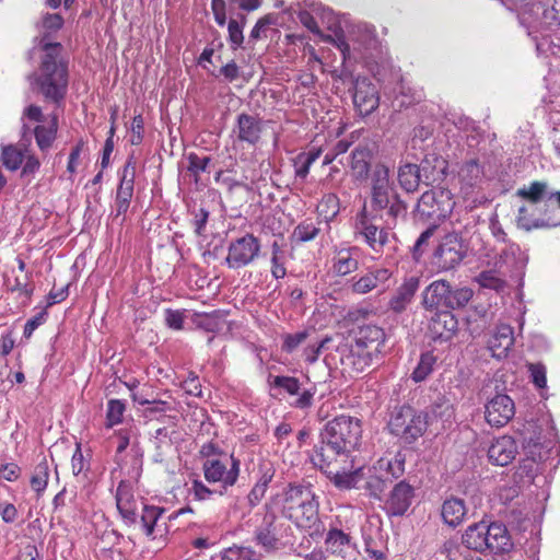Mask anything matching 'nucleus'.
I'll return each mask as SVG.
<instances>
[{
	"label": "nucleus",
	"instance_id": "obj_1",
	"mask_svg": "<svg viewBox=\"0 0 560 560\" xmlns=\"http://www.w3.org/2000/svg\"><path fill=\"white\" fill-rule=\"evenodd\" d=\"M362 422L359 418L340 415L327 421L320 429L318 442L314 445L311 458H352L361 444Z\"/></svg>",
	"mask_w": 560,
	"mask_h": 560
},
{
	"label": "nucleus",
	"instance_id": "obj_2",
	"mask_svg": "<svg viewBox=\"0 0 560 560\" xmlns=\"http://www.w3.org/2000/svg\"><path fill=\"white\" fill-rule=\"evenodd\" d=\"M276 512L302 529L315 528L320 525L318 502L315 500L310 485L289 483L281 492L272 495L267 502Z\"/></svg>",
	"mask_w": 560,
	"mask_h": 560
},
{
	"label": "nucleus",
	"instance_id": "obj_3",
	"mask_svg": "<svg viewBox=\"0 0 560 560\" xmlns=\"http://www.w3.org/2000/svg\"><path fill=\"white\" fill-rule=\"evenodd\" d=\"M61 44H44L39 73L30 75L46 100L61 102L68 90V66L61 58Z\"/></svg>",
	"mask_w": 560,
	"mask_h": 560
},
{
	"label": "nucleus",
	"instance_id": "obj_4",
	"mask_svg": "<svg viewBox=\"0 0 560 560\" xmlns=\"http://www.w3.org/2000/svg\"><path fill=\"white\" fill-rule=\"evenodd\" d=\"M462 544L469 550L491 553L508 552L513 547L504 524L485 521L469 525L462 536Z\"/></svg>",
	"mask_w": 560,
	"mask_h": 560
},
{
	"label": "nucleus",
	"instance_id": "obj_5",
	"mask_svg": "<svg viewBox=\"0 0 560 560\" xmlns=\"http://www.w3.org/2000/svg\"><path fill=\"white\" fill-rule=\"evenodd\" d=\"M385 337L384 329L377 325L359 326L354 332V345L345 363L353 365L357 371H363L381 353Z\"/></svg>",
	"mask_w": 560,
	"mask_h": 560
},
{
	"label": "nucleus",
	"instance_id": "obj_6",
	"mask_svg": "<svg viewBox=\"0 0 560 560\" xmlns=\"http://www.w3.org/2000/svg\"><path fill=\"white\" fill-rule=\"evenodd\" d=\"M264 511L261 522L254 530V541L266 552L284 548L292 537L291 526L280 521L269 504H264Z\"/></svg>",
	"mask_w": 560,
	"mask_h": 560
},
{
	"label": "nucleus",
	"instance_id": "obj_7",
	"mask_svg": "<svg viewBox=\"0 0 560 560\" xmlns=\"http://www.w3.org/2000/svg\"><path fill=\"white\" fill-rule=\"evenodd\" d=\"M474 292L468 287H452L446 280H435L422 293V304L427 310L445 307L462 308L471 300Z\"/></svg>",
	"mask_w": 560,
	"mask_h": 560
},
{
	"label": "nucleus",
	"instance_id": "obj_8",
	"mask_svg": "<svg viewBox=\"0 0 560 560\" xmlns=\"http://www.w3.org/2000/svg\"><path fill=\"white\" fill-rule=\"evenodd\" d=\"M430 422L428 412L402 406L392 416L388 428L390 433L400 438L404 443L412 444L424 434Z\"/></svg>",
	"mask_w": 560,
	"mask_h": 560
},
{
	"label": "nucleus",
	"instance_id": "obj_9",
	"mask_svg": "<svg viewBox=\"0 0 560 560\" xmlns=\"http://www.w3.org/2000/svg\"><path fill=\"white\" fill-rule=\"evenodd\" d=\"M332 44L341 52L345 63L350 60L359 61L373 57V51L378 47V39L372 30L359 27L350 42H347L342 35L336 34Z\"/></svg>",
	"mask_w": 560,
	"mask_h": 560
},
{
	"label": "nucleus",
	"instance_id": "obj_10",
	"mask_svg": "<svg viewBox=\"0 0 560 560\" xmlns=\"http://www.w3.org/2000/svg\"><path fill=\"white\" fill-rule=\"evenodd\" d=\"M311 462L340 490L355 488L362 476L361 468L349 469L352 458H336V462L325 460L324 458H311Z\"/></svg>",
	"mask_w": 560,
	"mask_h": 560
},
{
	"label": "nucleus",
	"instance_id": "obj_11",
	"mask_svg": "<svg viewBox=\"0 0 560 560\" xmlns=\"http://www.w3.org/2000/svg\"><path fill=\"white\" fill-rule=\"evenodd\" d=\"M467 253L468 245L447 233L433 250L432 265L440 271L453 270L463 262Z\"/></svg>",
	"mask_w": 560,
	"mask_h": 560
},
{
	"label": "nucleus",
	"instance_id": "obj_12",
	"mask_svg": "<svg viewBox=\"0 0 560 560\" xmlns=\"http://www.w3.org/2000/svg\"><path fill=\"white\" fill-rule=\"evenodd\" d=\"M375 217L371 215L366 206L355 217L354 235L365 243L376 254H382L389 243V232L386 228L375 224Z\"/></svg>",
	"mask_w": 560,
	"mask_h": 560
},
{
	"label": "nucleus",
	"instance_id": "obj_13",
	"mask_svg": "<svg viewBox=\"0 0 560 560\" xmlns=\"http://www.w3.org/2000/svg\"><path fill=\"white\" fill-rule=\"evenodd\" d=\"M454 205L451 190L438 187L421 195L417 210L423 217L440 221L452 213Z\"/></svg>",
	"mask_w": 560,
	"mask_h": 560
},
{
	"label": "nucleus",
	"instance_id": "obj_14",
	"mask_svg": "<svg viewBox=\"0 0 560 560\" xmlns=\"http://www.w3.org/2000/svg\"><path fill=\"white\" fill-rule=\"evenodd\" d=\"M261 244L252 233L230 242L225 264L230 269H240L253 264L259 256Z\"/></svg>",
	"mask_w": 560,
	"mask_h": 560
},
{
	"label": "nucleus",
	"instance_id": "obj_15",
	"mask_svg": "<svg viewBox=\"0 0 560 560\" xmlns=\"http://www.w3.org/2000/svg\"><path fill=\"white\" fill-rule=\"evenodd\" d=\"M230 459L229 469L220 459H206L202 464L205 479L210 483L220 482L224 491L234 486L240 476L241 460L233 454Z\"/></svg>",
	"mask_w": 560,
	"mask_h": 560
},
{
	"label": "nucleus",
	"instance_id": "obj_16",
	"mask_svg": "<svg viewBox=\"0 0 560 560\" xmlns=\"http://www.w3.org/2000/svg\"><path fill=\"white\" fill-rule=\"evenodd\" d=\"M429 159H424L420 165L406 163L398 168V182L400 187L407 192H413L418 189L420 183L432 185L440 182L441 176L433 172L428 174Z\"/></svg>",
	"mask_w": 560,
	"mask_h": 560
},
{
	"label": "nucleus",
	"instance_id": "obj_17",
	"mask_svg": "<svg viewBox=\"0 0 560 560\" xmlns=\"http://www.w3.org/2000/svg\"><path fill=\"white\" fill-rule=\"evenodd\" d=\"M392 197L389 170L384 164H376L371 174V206L374 210H385Z\"/></svg>",
	"mask_w": 560,
	"mask_h": 560
},
{
	"label": "nucleus",
	"instance_id": "obj_18",
	"mask_svg": "<svg viewBox=\"0 0 560 560\" xmlns=\"http://www.w3.org/2000/svg\"><path fill=\"white\" fill-rule=\"evenodd\" d=\"M415 499V488L406 480L397 482L384 499L383 510L393 516H402L409 510Z\"/></svg>",
	"mask_w": 560,
	"mask_h": 560
},
{
	"label": "nucleus",
	"instance_id": "obj_19",
	"mask_svg": "<svg viewBox=\"0 0 560 560\" xmlns=\"http://www.w3.org/2000/svg\"><path fill=\"white\" fill-rule=\"evenodd\" d=\"M353 104L360 115L372 114L380 105V94L376 85L369 78L358 77L353 84Z\"/></svg>",
	"mask_w": 560,
	"mask_h": 560
},
{
	"label": "nucleus",
	"instance_id": "obj_20",
	"mask_svg": "<svg viewBox=\"0 0 560 560\" xmlns=\"http://www.w3.org/2000/svg\"><path fill=\"white\" fill-rule=\"evenodd\" d=\"M115 500L118 513L124 524L128 527L137 525L139 518V509L132 487L128 481L121 480L118 483Z\"/></svg>",
	"mask_w": 560,
	"mask_h": 560
},
{
	"label": "nucleus",
	"instance_id": "obj_21",
	"mask_svg": "<svg viewBox=\"0 0 560 560\" xmlns=\"http://www.w3.org/2000/svg\"><path fill=\"white\" fill-rule=\"evenodd\" d=\"M326 551L339 560H355L357 545L350 534L330 528L325 538Z\"/></svg>",
	"mask_w": 560,
	"mask_h": 560
},
{
	"label": "nucleus",
	"instance_id": "obj_22",
	"mask_svg": "<svg viewBox=\"0 0 560 560\" xmlns=\"http://www.w3.org/2000/svg\"><path fill=\"white\" fill-rule=\"evenodd\" d=\"M514 413V401L508 395L499 394L486 405V420L491 427L505 425Z\"/></svg>",
	"mask_w": 560,
	"mask_h": 560
},
{
	"label": "nucleus",
	"instance_id": "obj_23",
	"mask_svg": "<svg viewBox=\"0 0 560 560\" xmlns=\"http://www.w3.org/2000/svg\"><path fill=\"white\" fill-rule=\"evenodd\" d=\"M516 195L534 205L545 202V213H548L553 206L560 208V191L548 190L546 182H533L527 187L520 188Z\"/></svg>",
	"mask_w": 560,
	"mask_h": 560
},
{
	"label": "nucleus",
	"instance_id": "obj_24",
	"mask_svg": "<svg viewBox=\"0 0 560 560\" xmlns=\"http://www.w3.org/2000/svg\"><path fill=\"white\" fill-rule=\"evenodd\" d=\"M135 174V162L132 159H129L122 168L119 186L116 194V215L125 214L130 206V201L133 195Z\"/></svg>",
	"mask_w": 560,
	"mask_h": 560
},
{
	"label": "nucleus",
	"instance_id": "obj_25",
	"mask_svg": "<svg viewBox=\"0 0 560 560\" xmlns=\"http://www.w3.org/2000/svg\"><path fill=\"white\" fill-rule=\"evenodd\" d=\"M392 277L387 268H371L359 278H352L350 290L352 293L363 295L386 283Z\"/></svg>",
	"mask_w": 560,
	"mask_h": 560
},
{
	"label": "nucleus",
	"instance_id": "obj_26",
	"mask_svg": "<svg viewBox=\"0 0 560 560\" xmlns=\"http://www.w3.org/2000/svg\"><path fill=\"white\" fill-rule=\"evenodd\" d=\"M261 131L262 125L258 117L245 113L237 116L233 132L241 142L256 145L260 140Z\"/></svg>",
	"mask_w": 560,
	"mask_h": 560
},
{
	"label": "nucleus",
	"instance_id": "obj_27",
	"mask_svg": "<svg viewBox=\"0 0 560 560\" xmlns=\"http://www.w3.org/2000/svg\"><path fill=\"white\" fill-rule=\"evenodd\" d=\"M517 454V445L512 436L503 435L495 439L488 450L489 460L498 466H506Z\"/></svg>",
	"mask_w": 560,
	"mask_h": 560
},
{
	"label": "nucleus",
	"instance_id": "obj_28",
	"mask_svg": "<svg viewBox=\"0 0 560 560\" xmlns=\"http://www.w3.org/2000/svg\"><path fill=\"white\" fill-rule=\"evenodd\" d=\"M514 343L513 328L510 325L501 324L497 326L494 332L488 340V349L493 358L502 359Z\"/></svg>",
	"mask_w": 560,
	"mask_h": 560
},
{
	"label": "nucleus",
	"instance_id": "obj_29",
	"mask_svg": "<svg viewBox=\"0 0 560 560\" xmlns=\"http://www.w3.org/2000/svg\"><path fill=\"white\" fill-rule=\"evenodd\" d=\"M419 279L410 277L406 279L395 291L394 295L388 302L389 308L394 313H402L411 304L416 292L419 289Z\"/></svg>",
	"mask_w": 560,
	"mask_h": 560
},
{
	"label": "nucleus",
	"instance_id": "obj_30",
	"mask_svg": "<svg viewBox=\"0 0 560 560\" xmlns=\"http://www.w3.org/2000/svg\"><path fill=\"white\" fill-rule=\"evenodd\" d=\"M483 177V164L477 158L466 160L458 171L462 189L467 194L475 187H478L482 183Z\"/></svg>",
	"mask_w": 560,
	"mask_h": 560
},
{
	"label": "nucleus",
	"instance_id": "obj_31",
	"mask_svg": "<svg viewBox=\"0 0 560 560\" xmlns=\"http://www.w3.org/2000/svg\"><path fill=\"white\" fill-rule=\"evenodd\" d=\"M532 23L560 25V0H537L530 9Z\"/></svg>",
	"mask_w": 560,
	"mask_h": 560
},
{
	"label": "nucleus",
	"instance_id": "obj_32",
	"mask_svg": "<svg viewBox=\"0 0 560 560\" xmlns=\"http://www.w3.org/2000/svg\"><path fill=\"white\" fill-rule=\"evenodd\" d=\"M360 249L355 246L341 248L332 257V271L338 276H347L359 268Z\"/></svg>",
	"mask_w": 560,
	"mask_h": 560
},
{
	"label": "nucleus",
	"instance_id": "obj_33",
	"mask_svg": "<svg viewBox=\"0 0 560 560\" xmlns=\"http://www.w3.org/2000/svg\"><path fill=\"white\" fill-rule=\"evenodd\" d=\"M553 208L555 206L549 210L548 213H545V210H542L544 215L547 218H534L528 213V209L525 206H522L518 209V214L516 217L517 226L527 232L537 229H550L559 226L560 222L553 220L550 215ZM544 209H546L545 206Z\"/></svg>",
	"mask_w": 560,
	"mask_h": 560
},
{
	"label": "nucleus",
	"instance_id": "obj_34",
	"mask_svg": "<svg viewBox=\"0 0 560 560\" xmlns=\"http://www.w3.org/2000/svg\"><path fill=\"white\" fill-rule=\"evenodd\" d=\"M467 514L465 501L459 498L451 497L446 499L441 508V516L444 524L455 528L460 525Z\"/></svg>",
	"mask_w": 560,
	"mask_h": 560
},
{
	"label": "nucleus",
	"instance_id": "obj_35",
	"mask_svg": "<svg viewBox=\"0 0 560 560\" xmlns=\"http://www.w3.org/2000/svg\"><path fill=\"white\" fill-rule=\"evenodd\" d=\"M165 511L166 510L162 506L142 503L141 514L138 518V523L140 524L141 530L147 537L151 539L156 537L155 528L159 526V520L162 517Z\"/></svg>",
	"mask_w": 560,
	"mask_h": 560
},
{
	"label": "nucleus",
	"instance_id": "obj_36",
	"mask_svg": "<svg viewBox=\"0 0 560 560\" xmlns=\"http://www.w3.org/2000/svg\"><path fill=\"white\" fill-rule=\"evenodd\" d=\"M282 398L294 408L305 409L310 408L313 404V398L316 393L315 387H282Z\"/></svg>",
	"mask_w": 560,
	"mask_h": 560
},
{
	"label": "nucleus",
	"instance_id": "obj_37",
	"mask_svg": "<svg viewBox=\"0 0 560 560\" xmlns=\"http://www.w3.org/2000/svg\"><path fill=\"white\" fill-rule=\"evenodd\" d=\"M452 232L450 235H455L459 241L468 245L469 237L476 233L478 220L477 218L465 211L460 217L451 221Z\"/></svg>",
	"mask_w": 560,
	"mask_h": 560
},
{
	"label": "nucleus",
	"instance_id": "obj_38",
	"mask_svg": "<svg viewBox=\"0 0 560 560\" xmlns=\"http://www.w3.org/2000/svg\"><path fill=\"white\" fill-rule=\"evenodd\" d=\"M457 328V318L451 312H441L432 319V329L440 338L450 339Z\"/></svg>",
	"mask_w": 560,
	"mask_h": 560
},
{
	"label": "nucleus",
	"instance_id": "obj_39",
	"mask_svg": "<svg viewBox=\"0 0 560 560\" xmlns=\"http://www.w3.org/2000/svg\"><path fill=\"white\" fill-rule=\"evenodd\" d=\"M371 151L366 147H358L351 152V170L357 179L368 177Z\"/></svg>",
	"mask_w": 560,
	"mask_h": 560
},
{
	"label": "nucleus",
	"instance_id": "obj_40",
	"mask_svg": "<svg viewBox=\"0 0 560 560\" xmlns=\"http://www.w3.org/2000/svg\"><path fill=\"white\" fill-rule=\"evenodd\" d=\"M57 129H58V122L57 117L54 116L51 118V121L48 126L38 125L35 130V140L38 145V148L42 151H47L54 143L56 136H57Z\"/></svg>",
	"mask_w": 560,
	"mask_h": 560
},
{
	"label": "nucleus",
	"instance_id": "obj_41",
	"mask_svg": "<svg viewBox=\"0 0 560 560\" xmlns=\"http://www.w3.org/2000/svg\"><path fill=\"white\" fill-rule=\"evenodd\" d=\"M390 483L392 479L377 474H372L366 478L364 489L369 493L370 498L377 501H384V493Z\"/></svg>",
	"mask_w": 560,
	"mask_h": 560
},
{
	"label": "nucleus",
	"instance_id": "obj_42",
	"mask_svg": "<svg viewBox=\"0 0 560 560\" xmlns=\"http://www.w3.org/2000/svg\"><path fill=\"white\" fill-rule=\"evenodd\" d=\"M63 25V19L58 13H46L43 15L42 20L36 24L37 28L40 33H43V37L39 40L40 47H44V44H50L46 42V38L60 30Z\"/></svg>",
	"mask_w": 560,
	"mask_h": 560
},
{
	"label": "nucleus",
	"instance_id": "obj_43",
	"mask_svg": "<svg viewBox=\"0 0 560 560\" xmlns=\"http://www.w3.org/2000/svg\"><path fill=\"white\" fill-rule=\"evenodd\" d=\"M49 479V466L45 457L35 466L31 477V487L40 497L45 491Z\"/></svg>",
	"mask_w": 560,
	"mask_h": 560
},
{
	"label": "nucleus",
	"instance_id": "obj_44",
	"mask_svg": "<svg viewBox=\"0 0 560 560\" xmlns=\"http://www.w3.org/2000/svg\"><path fill=\"white\" fill-rule=\"evenodd\" d=\"M536 49L539 55L560 58V31L552 35L542 36L538 39L536 42Z\"/></svg>",
	"mask_w": 560,
	"mask_h": 560
},
{
	"label": "nucleus",
	"instance_id": "obj_45",
	"mask_svg": "<svg viewBox=\"0 0 560 560\" xmlns=\"http://www.w3.org/2000/svg\"><path fill=\"white\" fill-rule=\"evenodd\" d=\"M24 154L15 145H2L1 161L10 171H16L23 163Z\"/></svg>",
	"mask_w": 560,
	"mask_h": 560
},
{
	"label": "nucleus",
	"instance_id": "obj_46",
	"mask_svg": "<svg viewBox=\"0 0 560 560\" xmlns=\"http://www.w3.org/2000/svg\"><path fill=\"white\" fill-rule=\"evenodd\" d=\"M436 358L432 352L423 353L412 372V380L416 383L423 382L427 376L433 371Z\"/></svg>",
	"mask_w": 560,
	"mask_h": 560
},
{
	"label": "nucleus",
	"instance_id": "obj_47",
	"mask_svg": "<svg viewBox=\"0 0 560 560\" xmlns=\"http://www.w3.org/2000/svg\"><path fill=\"white\" fill-rule=\"evenodd\" d=\"M395 92L398 93L401 97L399 106L407 107L410 106L415 102H420L422 98V92L420 90H416L404 79L400 80Z\"/></svg>",
	"mask_w": 560,
	"mask_h": 560
},
{
	"label": "nucleus",
	"instance_id": "obj_48",
	"mask_svg": "<svg viewBox=\"0 0 560 560\" xmlns=\"http://www.w3.org/2000/svg\"><path fill=\"white\" fill-rule=\"evenodd\" d=\"M187 160H188L187 171L194 177V180L197 184L199 182L200 174L208 171L209 164L211 162V158L210 156H199L197 153L190 152L187 155Z\"/></svg>",
	"mask_w": 560,
	"mask_h": 560
},
{
	"label": "nucleus",
	"instance_id": "obj_49",
	"mask_svg": "<svg viewBox=\"0 0 560 560\" xmlns=\"http://www.w3.org/2000/svg\"><path fill=\"white\" fill-rule=\"evenodd\" d=\"M381 468H384L387 475H390L392 481L400 478L405 472V456L397 453L392 459L384 463V459L380 460Z\"/></svg>",
	"mask_w": 560,
	"mask_h": 560
},
{
	"label": "nucleus",
	"instance_id": "obj_50",
	"mask_svg": "<svg viewBox=\"0 0 560 560\" xmlns=\"http://www.w3.org/2000/svg\"><path fill=\"white\" fill-rule=\"evenodd\" d=\"M536 1L537 0H502V3L510 10L516 11L523 21L532 23L533 12H530V9Z\"/></svg>",
	"mask_w": 560,
	"mask_h": 560
},
{
	"label": "nucleus",
	"instance_id": "obj_51",
	"mask_svg": "<svg viewBox=\"0 0 560 560\" xmlns=\"http://www.w3.org/2000/svg\"><path fill=\"white\" fill-rule=\"evenodd\" d=\"M318 233L319 229L312 222L303 221L294 228L292 238L300 243L310 242L314 240Z\"/></svg>",
	"mask_w": 560,
	"mask_h": 560
},
{
	"label": "nucleus",
	"instance_id": "obj_52",
	"mask_svg": "<svg viewBox=\"0 0 560 560\" xmlns=\"http://www.w3.org/2000/svg\"><path fill=\"white\" fill-rule=\"evenodd\" d=\"M244 25H245L244 16L242 18V22L231 19L228 24L229 42H230L231 48L233 50L238 49L244 42V35H243Z\"/></svg>",
	"mask_w": 560,
	"mask_h": 560
},
{
	"label": "nucleus",
	"instance_id": "obj_53",
	"mask_svg": "<svg viewBox=\"0 0 560 560\" xmlns=\"http://www.w3.org/2000/svg\"><path fill=\"white\" fill-rule=\"evenodd\" d=\"M126 406L119 399H110L107 404L106 427L112 428L122 421Z\"/></svg>",
	"mask_w": 560,
	"mask_h": 560
},
{
	"label": "nucleus",
	"instance_id": "obj_54",
	"mask_svg": "<svg viewBox=\"0 0 560 560\" xmlns=\"http://www.w3.org/2000/svg\"><path fill=\"white\" fill-rule=\"evenodd\" d=\"M310 332L307 329L298 331L295 334H285L282 336V351L292 353L295 351L308 337Z\"/></svg>",
	"mask_w": 560,
	"mask_h": 560
},
{
	"label": "nucleus",
	"instance_id": "obj_55",
	"mask_svg": "<svg viewBox=\"0 0 560 560\" xmlns=\"http://www.w3.org/2000/svg\"><path fill=\"white\" fill-rule=\"evenodd\" d=\"M276 23V18L272 14H267L262 18H260L256 24L254 25L253 30L249 34V40L256 42L261 38L267 37L266 32L270 25H273Z\"/></svg>",
	"mask_w": 560,
	"mask_h": 560
},
{
	"label": "nucleus",
	"instance_id": "obj_56",
	"mask_svg": "<svg viewBox=\"0 0 560 560\" xmlns=\"http://www.w3.org/2000/svg\"><path fill=\"white\" fill-rule=\"evenodd\" d=\"M176 433L175 425L156 429L153 435L155 448L171 447L173 445V435Z\"/></svg>",
	"mask_w": 560,
	"mask_h": 560
},
{
	"label": "nucleus",
	"instance_id": "obj_57",
	"mask_svg": "<svg viewBox=\"0 0 560 560\" xmlns=\"http://www.w3.org/2000/svg\"><path fill=\"white\" fill-rule=\"evenodd\" d=\"M189 492L198 501L210 500L214 494L222 495L224 493V491H215L208 488L202 481L198 479L192 480Z\"/></svg>",
	"mask_w": 560,
	"mask_h": 560
},
{
	"label": "nucleus",
	"instance_id": "obj_58",
	"mask_svg": "<svg viewBox=\"0 0 560 560\" xmlns=\"http://www.w3.org/2000/svg\"><path fill=\"white\" fill-rule=\"evenodd\" d=\"M462 547L457 539L451 538L443 542L438 553L445 560H459L462 558Z\"/></svg>",
	"mask_w": 560,
	"mask_h": 560
},
{
	"label": "nucleus",
	"instance_id": "obj_59",
	"mask_svg": "<svg viewBox=\"0 0 560 560\" xmlns=\"http://www.w3.org/2000/svg\"><path fill=\"white\" fill-rule=\"evenodd\" d=\"M481 287L500 291L504 288L505 282L497 276L492 270L482 271L478 277Z\"/></svg>",
	"mask_w": 560,
	"mask_h": 560
},
{
	"label": "nucleus",
	"instance_id": "obj_60",
	"mask_svg": "<svg viewBox=\"0 0 560 560\" xmlns=\"http://www.w3.org/2000/svg\"><path fill=\"white\" fill-rule=\"evenodd\" d=\"M275 472L276 470L270 462H261L258 466L259 476L255 483L268 489L269 483L272 481L275 477Z\"/></svg>",
	"mask_w": 560,
	"mask_h": 560
},
{
	"label": "nucleus",
	"instance_id": "obj_61",
	"mask_svg": "<svg viewBox=\"0 0 560 560\" xmlns=\"http://www.w3.org/2000/svg\"><path fill=\"white\" fill-rule=\"evenodd\" d=\"M254 551L245 547H232L224 550L221 560H253Z\"/></svg>",
	"mask_w": 560,
	"mask_h": 560
},
{
	"label": "nucleus",
	"instance_id": "obj_62",
	"mask_svg": "<svg viewBox=\"0 0 560 560\" xmlns=\"http://www.w3.org/2000/svg\"><path fill=\"white\" fill-rule=\"evenodd\" d=\"M185 322V310H165V323L167 327L180 330L184 327Z\"/></svg>",
	"mask_w": 560,
	"mask_h": 560
},
{
	"label": "nucleus",
	"instance_id": "obj_63",
	"mask_svg": "<svg viewBox=\"0 0 560 560\" xmlns=\"http://www.w3.org/2000/svg\"><path fill=\"white\" fill-rule=\"evenodd\" d=\"M527 372L534 385H546V368L541 363H529L526 365Z\"/></svg>",
	"mask_w": 560,
	"mask_h": 560
},
{
	"label": "nucleus",
	"instance_id": "obj_64",
	"mask_svg": "<svg viewBox=\"0 0 560 560\" xmlns=\"http://www.w3.org/2000/svg\"><path fill=\"white\" fill-rule=\"evenodd\" d=\"M84 147V142L80 140L72 149L69 154V160L67 164V172L70 174V179L72 180L73 175L77 173V167L79 164V160Z\"/></svg>",
	"mask_w": 560,
	"mask_h": 560
}]
</instances>
